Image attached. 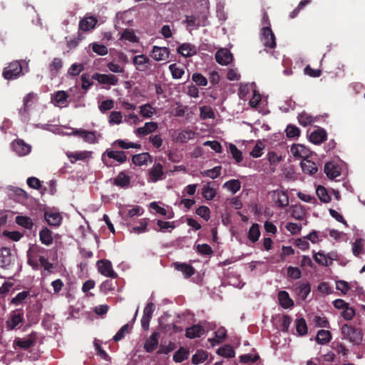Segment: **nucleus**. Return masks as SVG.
Listing matches in <instances>:
<instances>
[{
  "instance_id": "nucleus-1",
  "label": "nucleus",
  "mask_w": 365,
  "mask_h": 365,
  "mask_svg": "<svg viewBox=\"0 0 365 365\" xmlns=\"http://www.w3.org/2000/svg\"><path fill=\"white\" fill-rule=\"evenodd\" d=\"M341 332L343 335V339H347L354 344H359L362 341L363 333L361 330L349 326L347 324L341 326Z\"/></svg>"
},
{
  "instance_id": "nucleus-2",
  "label": "nucleus",
  "mask_w": 365,
  "mask_h": 365,
  "mask_svg": "<svg viewBox=\"0 0 365 365\" xmlns=\"http://www.w3.org/2000/svg\"><path fill=\"white\" fill-rule=\"evenodd\" d=\"M215 327V325L206 321L200 322L199 324H194L185 329V337L188 339L200 337L205 334V329H212Z\"/></svg>"
},
{
  "instance_id": "nucleus-3",
  "label": "nucleus",
  "mask_w": 365,
  "mask_h": 365,
  "mask_svg": "<svg viewBox=\"0 0 365 365\" xmlns=\"http://www.w3.org/2000/svg\"><path fill=\"white\" fill-rule=\"evenodd\" d=\"M24 322V311L21 309H17L11 311L8 315L6 321V328L8 331H12L20 327Z\"/></svg>"
},
{
  "instance_id": "nucleus-4",
  "label": "nucleus",
  "mask_w": 365,
  "mask_h": 365,
  "mask_svg": "<svg viewBox=\"0 0 365 365\" xmlns=\"http://www.w3.org/2000/svg\"><path fill=\"white\" fill-rule=\"evenodd\" d=\"M16 257L9 248L0 249V267L6 271H11L14 267Z\"/></svg>"
},
{
  "instance_id": "nucleus-5",
  "label": "nucleus",
  "mask_w": 365,
  "mask_h": 365,
  "mask_svg": "<svg viewBox=\"0 0 365 365\" xmlns=\"http://www.w3.org/2000/svg\"><path fill=\"white\" fill-rule=\"evenodd\" d=\"M22 66L19 61H14L5 67L2 72V76L6 80H14L22 75Z\"/></svg>"
},
{
  "instance_id": "nucleus-6",
  "label": "nucleus",
  "mask_w": 365,
  "mask_h": 365,
  "mask_svg": "<svg viewBox=\"0 0 365 365\" xmlns=\"http://www.w3.org/2000/svg\"><path fill=\"white\" fill-rule=\"evenodd\" d=\"M129 154L128 152L125 151H108L107 156L113 160H150V155L148 153H141L133 155L130 154L129 156L127 155Z\"/></svg>"
},
{
  "instance_id": "nucleus-7",
  "label": "nucleus",
  "mask_w": 365,
  "mask_h": 365,
  "mask_svg": "<svg viewBox=\"0 0 365 365\" xmlns=\"http://www.w3.org/2000/svg\"><path fill=\"white\" fill-rule=\"evenodd\" d=\"M185 23L187 26L195 27V29L205 26L207 24V12H204L197 16L195 15L186 16Z\"/></svg>"
},
{
  "instance_id": "nucleus-8",
  "label": "nucleus",
  "mask_w": 365,
  "mask_h": 365,
  "mask_svg": "<svg viewBox=\"0 0 365 365\" xmlns=\"http://www.w3.org/2000/svg\"><path fill=\"white\" fill-rule=\"evenodd\" d=\"M11 148L19 156H25L31 151V145L22 139H16L12 141Z\"/></svg>"
},
{
  "instance_id": "nucleus-9",
  "label": "nucleus",
  "mask_w": 365,
  "mask_h": 365,
  "mask_svg": "<svg viewBox=\"0 0 365 365\" xmlns=\"http://www.w3.org/2000/svg\"><path fill=\"white\" fill-rule=\"evenodd\" d=\"M97 267L98 272L101 274L112 279H115L118 277V274L113 270L112 264L109 260H98L97 262Z\"/></svg>"
},
{
  "instance_id": "nucleus-10",
  "label": "nucleus",
  "mask_w": 365,
  "mask_h": 365,
  "mask_svg": "<svg viewBox=\"0 0 365 365\" xmlns=\"http://www.w3.org/2000/svg\"><path fill=\"white\" fill-rule=\"evenodd\" d=\"M165 178V175L163 172V166L161 164H155L150 169L148 170V182H156Z\"/></svg>"
},
{
  "instance_id": "nucleus-11",
  "label": "nucleus",
  "mask_w": 365,
  "mask_h": 365,
  "mask_svg": "<svg viewBox=\"0 0 365 365\" xmlns=\"http://www.w3.org/2000/svg\"><path fill=\"white\" fill-rule=\"evenodd\" d=\"M170 54V52L168 48L153 46L150 52V57L157 61H167Z\"/></svg>"
},
{
  "instance_id": "nucleus-12",
  "label": "nucleus",
  "mask_w": 365,
  "mask_h": 365,
  "mask_svg": "<svg viewBox=\"0 0 365 365\" xmlns=\"http://www.w3.org/2000/svg\"><path fill=\"white\" fill-rule=\"evenodd\" d=\"M262 41L265 47L274 48L276 47L275 36L270 26H264L262 29Z\"/></svg>"
},
{
  "instance_id": "nucleus-13",
  "label": "nucleus",
  "mask_w": 365,
  "mask_h": 365,
  "mask_svg": "<svg viewBox=\"0 0 365 365\" xmlns=\"http://www.w3.org/2000/svg\"><path fill=\"white\" fill-rule=\"evenodd\" d=\"M324 172L329 179L333 180L341 175V168L338 161H327L324 165Z\"/></svg>"
},
{
  "instance_id": "nucleus-14",
  "label": "nucleus",
  "mask_w": 365,
  "mask_h": 365,
  "mask_svg": "<svg viewBox=\"0 0 365 365\" xmlns=\"http://www.w3.org/2000/svg\"><path fill=\"white\" fill-rule=\"evenodd\" d=\"M215 58L216 61L222 66H227L230 64L233 60V56L227 48L219 49L215 53Z\"/></svg>"
},
{
  "instance_id": "nucleus-15",
  "label": "nucleus",
  "mask_w": 365,
  "mask_h": 365,
  "mask_svg": "<svg viewBox=\"0 0 365 365\" xmlns=\"http://www.w3.org/2000/svg\"><path fill=\"white\" fill-rule=\"evenodd\" d=\"M91 78L96 80L101 84L115 86L118 83V78L113 74H101L95 73L92 76Z\"/></svg>"
},
{
  "instance_id": "nucleus-16",
  "label": "nucleus",
  "mask_w": 365,
  "mask_h": 365,
  "mask_svg": "<svg viewBox=\"0 0 365 365\" xmlns=\"http://www.w3.org/2000/svg\"><path fill=\"white\" fill-rule=\"evenodd\" d=\"M98 19L95 16H85L79 21L78 31H90L96 27Z\"/></svg>"
},
{
  "instance_id": "nucleus-17",
  "label": "nucleus",
  "mask_w": 365,
  "mask_h": 365,
  "mask_svg": "<svg viewBox=\"0 0 365 365\" xmlns=\"http://www.w3.org/2000/svg\"><path fill=\"white\" fill-rule=\"evenodd\" d=\"M132 62L135 66V68L139 71H147L150 64V60L143 54L135 56L133 58Z\"/></svg>"
},
{
  "instance_id": "nucleus-18",
  "label": "nucleus",
  "mask_w": 365,
  "mask_h": 365,
  "mask_svg": "<svg viewBox=\"0 0 365 365\" xmlns=\"http://www.w3.org/2000/svg\"><path fill=\"white\" fill-rule=\"evenodd\" d=\"M43 217L49 225L55 227H59L63 220L59 212L53 211H45Z\"/></svg>"
},
{
  "instance_id": "nucleus-19",
  "label": "nucleus",
  "mask_w": 365,
  "mask_h": 365,
  "mask_svg": "<svg viewBox=\"0 0 365 365\" xmlns=\"http://www.w3.org/2000/svg\"><path fill=\"white\" fill-rule=\"evenodd\" d=\"M291 153L294 157L299 158L302 160H307L312 155V152L301 144L292 145Z\"/></svg>"
},
{
  "instance_id": "nucleus-20",
  "label": "nucleus",
  "mask_w": 365,
  "mask_h": 365,
  "mask_svg": "<svg viewBox=\"0 0 365 365\" xmlns=\"http://www.w3.org/2000/svg\"><path fill=\"white\" fill-rule=\"evenodd\" d=\"M173 266L176 270L181 272L186 279L191 277L195 273V268L187 263L176 262L173 263Z\"/></svg>"
},
{
  "instance_id": "nucleus-21",
  "label": "nucleus",
  "mask_w": 365,
  "mask_h": 365,
  "mask_svg": "<svg viewBox=\"0 0 365 365\" xmlns=\"http://www.w3.org/2000/svg\"><path fill=\"white\" fill-rule=\"evenodd\" d=\"M160 334L153 332L150 337L145 341L143 348L148 353L153 352L158 346Z\"/></svg>"
},
{
  "instance_id": "nucleus-22",
  "label": "nucleus",
  "mask_w": 365,
  "mask_h": 365,
  "mask_svg": "<svg viewBox=\"0 0 365 365\" xmlns=\"http://www.w3.org/2000/svg\"><path fill=\"white\" fill-rule=\"evenodd\" d=\"M39 240L46 246H51L53 242V233L47 227H43L39 232Z\"/></svg>"
},
{
  "instance_id": "nucleus-23",
  "label": "nucleus",
  "mask_w": 365,
  "mask_h": 365,
  "mask_svg": "<svg viewBox=\"0 0 365 365\" xmlns=\"http://www.w3.org/2000/svg\"><path fill=\"white\" fill-rule=\"evenodd\" d=\"M36 341V335L35 332H32L26 337L19 339L16 341V345L24 349H28L33 346Z\"/></svg>"
},
{
  "instance_id": "nucleus-24",
  "label": "nucleus",
  "mask_w": 365,
  "mask_h": 365,
  "mask_svg": "<svg viewBox=\"0 0 365 365\" xmlns=\"http://www.w3.org/2000/svg\"><path fill=\"white\" fill-rule=\"evenodd\" d=\"M273 199L275 204L281 208L285 207L289 205L288 195L284 191H274L273 193Z\"/></svg>"
},
{
  "instance_id": "nucleus-25",
  "label": "nucleus",
  "mask_w": 365,
  "mask_h": 365,
  "mask_svg": "<svg viewBox=\"0 0 365 365\" xmlns=\"http://www.w3.org/2000/svg\"><path fill=\"white\" fill-rule=\"evenodd\" d=\"M177 51L184 57H191L197 53L196 47L189 43H184L179 46Z\"/></svg>"
},
{
  "instance_id": "nucleus-26",
  "label": "nucleus",
  "mask_w": 365,
  "mask_h": 365,
  "mask_svg": "<svg viewBox=\"0 0 365 365\" xmlns=\"http://www.w3.org/2000/svg\"><path fill=\"white\" fill-rule=\"evenodd\" d=\"M279 305L284 309H289L294 306V301L290 298L286 291H279L277 295Z\"/></svg>"
},
{
  "instance_id": "nucleus-27",
  "label": "nucleus",
  "mask_w": 365,
  "mask_h": 365,
  "mask_svg": "<svg viewBox=\"0 0 365 365\" xmlns=\"http://www.w3.org/2000/svg\"><path fill=\"white\" fill-rule=\"evenodd\" d=\"M327 140V132L323 128L314 130L309 135V140L314 144H319Z\"/></svg>"
},
{
  "instance_id": "nucleus-28",
  "label": "nucleus",
  "mask_w": 365,
  "mask_h": 365,
  "mask_svg": "<svg viewBox=\"0 0 365 365\" xmlns=\"http://www.w3.org/2000/svg\"><path fill=\"white\" fill-rule=\"evenodd\" d=\"M227 336V330L225 327H220L215 331V338L208 339V341L211 344L212 346L222 343Z\"/></svg>"
},
{
  "instance_id": "nucleus-29",
  "label": "nucleus",
  "mask_w": 365,
  "mask_h": 365,
  "mask_svg": "<svg viewBox=\"0 0 365 365\" xmlns=\"http://www.w3.org/2000/svg\"><path fill=\"white\" fill-rule=\"evenodd\" d=\"M63 60L61 58H54L48 66V70L52 77H56L63 68Z\"/></svg>"
},
{
  "instance_id": "nucleus-30",
  "label": "nucleus",
  "mask_w": 365,
  "mask_h": 365,
  "mask_svg": "<svg viewBox=\"0 0 365 365\" xmlns=\"http://www.w3.org/2000/svg\"><path fill=\"white\" fill-rule=\"evenodd\" d=\"M130 178L124 172H120L115 178L113 184L120 187H127L130 185Z\"/></svg>"
},
{
  "instance_id": "nucleus-31",
  "label": "nucleus",
  "mask_w": 365,
  "mask_h": 365,
  "mask_svg": "<svg viewBox=\"0 0 365 365\" xmlns=\"http://www.w3.org/2000/svg\"><path fill=\"white\" fill-rule=\"evenodd\" d=\"M158 128V124L155 122L145 123L144 126L140 127L136 130V133L139 135H146Z\"/></svg>"
},
{
  "instance_id": "nucleus-32",
  "label": "nucleus",
  "mask_w": 365,
  "mask_h": 365,
  "mask_svg": "<svg viewBox=\"0 0 365 365\" xmlns=\"http://www.w3.org/2000/svg\"><path fill=\"white\" fill-rule=\"evenodd\" d=\"M331 334L329 330L321 329L318 331L315 340L319 344H326L330 341Z\"/></svg>"
},
{
  "instance_id": "nucleus-33",
  "label": "nucleus",
  "mask_w": 365,
  "mask_h": 365,
  "mask_svg": "<svg viewBox=\"0 0 365 365\" xmlns=\"http://www.w3.org/2000/svg\"><path fill=\"white\" fill-rule=\"evenodd\" d=\"M300 165L303 172L309 175L314 174L318 170L317 165L314 161H300Z\"/></svg>"
},
{
  "instance_id": "nucleus-34",
  "label": "nucleus",
  "mask_w": 365,
  "mask_h": 365,
  "mask_svg": "<svg viewBox=\"0 0 365 365\" xmlns=\"http://www.w3.org/2000/svg\"><path fill=\"white\" fill-rule=\"evenodd\" d=\"M260 236L259 225L257 223H253L248 231L247 237L252 243L258 241Z\"/></svg>"
},
{
  "instance_id": "nucleus-35",
  "label": "nucleus",
  "mask_w": 365,
  "mask_h": 365,
  "mask_svg": "<svg viewBox=\"0 0 365 365\" xmlns=\"http://www.w3.org/2000/svg\"><path fill=\"white\" fill-rule=\"evenodd\" d=\"M93 153L91 151H81V152H68L66 155L68 158H73L74 160H86L92 158Z\"/></svg>"
},
{
  "instance_id": "nucleus-36",
  "label": "nucleus",
  "mask_w": 365,
  "mask_h": 365,
  "mask_svg": "<svg viewBox=\"0 0 365 365\" xmlns=\"http://www.w3.org/2000/svg\"><path fill=\"white\" fill-rule=\"evenodd\" d=\"M30 296L29 291H22L18 293L11 300V304L15 306H19L24 304L26 302V299Z\"/></svg>"
},
{
  "instance_id": "nucleus-37",
  "label": "nucleus",
  "mask_w": 365,
  "mask_h": 365,
  "mask_svg": "<svg viewBox=\"0 0 365 365\" xmlns=\"http://www.w3.org/2000/svg\"><path fill=\"white\" fill-rule=\"evenodd\" d=\"M364 240L361 238H357L352 244V252L355 257H359L364 253Z\"/></svg>"
},
{
  "instance_id": "nucleus-38",
  "label": "nucleus",
  "mask_w": 365,
  "mask_h": 365,
  "mask_svg": "<svg viewBox=\"0 0 365 365\" xmlns=\"http://www.w3.org/2000/svg\"><path fill=\"white\" fill-rule=\"evenodd\" d=\"M311 292L309 283H302L298 287L297 297L301 300H305Z\"/></svg>"
},
{
  "instance_id": "nucleus-39",
  "label": "nucleus",
  "mask_w": 365,
  "mask_h": 365,
  "mask_svg": "<svg viewBox=\"0 0 365 365\" xmlns=\"http://www.w3.org/2000/svg\"><path fill=\"white\" fill-rule=\"evenodd\" d=\"M217 354L226 358H232L235 355V350L229 344H226L220 347L217 351Z\"/></svg>"
},
{
  "instance_id": "nucleus-40",
  "label": "nucleus",
  "mask_w": 365,
  "mask_h": 365,
  "mask_svg": "<svg viewBox=\"0 0 365 365\" xmlns=\"http://www.w3.org/2000/svg\"><path fill=\"white\" fill-rule=\"evenodd\" d=\"M16 222L19 225H20L27 230H31L34 226V222H33L32 220L29 217H27V216L19 215V216L16 217Z\"/></svg>"
},
{
  "instance_id": "nucleus-41",
  "label": "nucleus",
  "mask_w": 365,
  "mask_h": 365,
  "mask_svg": "<svg viewBox=\"0 0 365 365\" xmlns=\"http://www.w3.org/2000/svg\"><path fill=\"white\" fill-rule=\"evenodd\" d=\"M36 98V95L34 93H29L24 98V107L19 110L21 115L28 113L29 108L31 106L30 103H32Z\"/></svg>"
},
{
  "instance_id": "nucleus-42",
  "label": "nucleus",
  "mask_w": 365,
  "mask_h": 365,
  "mask_svg": "<svg viewBox=\"0 0 365 365\" xmlns=\"http://www.w3.org/2000/svg\"><path fill=\"white\" fill-rule=\"evenodd\" d=\"M189 351L180 347L173 355V359L175 363H181L189 356Z\"/></svg>"
},
{
  "instance_id": "nucleus-43",
  "label": "nucleus",
  "mask_w": 365,
  "mask_h": 365,
  "mask_svg": "<svg viewBox=\"0 0 365 365\" xmlns=\"http://www.w3.org/2000/svg\"><path fill=\"white\" fill-rule=\"evenodd\" d=\"M210 184L211 182H207L202 189V195L207 200H212L217 194L216 190L211 187Z\"/></svg>"
},
{
  "instance_id": "nucleus-44",
  "label": "nucleus",
  "mask_w": 365,
  "mask_h": 365,
  "mask_svg": "<svg viewBox=\"0 0 365 365\" xmlns=\"http://www.w3.org/2000/svg\"><path fill=\"white\" fill-rule=\"evenodd\" d=\"M169 70L171 73L172 77L174 79H180L185 73L182 67L178 66L177 63H173L169 66Z\"/></svg>"
},
{
  "instance_id": "nucleus-45",
  "label": "nucleus",
  "mask_w": 365,
  "mask_h": 365,
  "mask_svg": "<svg viewBox=\"0 0 365 365\" xmlns=\"http://www.w3.org/2000/svg\"><path fill=\"white\" fill-rule=\"evenodd\" d=\"M297 119L299 123L304 127L311 125L314 121V118L306 112L299 113Z\"/></svg>"
},
{
  "instance_id": "nucleus-46",
  "label": "nucleus",
  "mask_w": 365,
  "mask_h": 365,
  "mask_svg": "<svg viewBox=\"0 0 365 365\" xmlns=\"http://www.w3.org/2000/svg\"><path fill=\"white\" fill-rule=\"evenodd\" d=\"M316 193L319 199L323 202L327 203L331 200V197L328 194L327 189L322 185L317 186Z\"/></svg>"
},
{
  "instance_id": "nucleus-47",
  "label": "nucleus",
  "mask_w": 365,
  "mask_h": 365,
  "mask_svg": "<svg viewBox=\"0 0 365 365\" xmlns=\"http://www.w3.org/2000/svg\"><path fill=\"white\" fill-rule=\"evenodd\" d=\"M27 185L35 190H41V192L43 194L44 192L47 190L46 187L41 188V182L39 179L35 177H30L26 180Z\"/></svg>"
},
{
  "instance_id": "nucleus-48",
  "label": "nucleus",
  "mask_w": 365,
  "mask_h": 365,
  "mask_svg": "<svg viewBox=\"0 0 365 365\" xmlns=\"http://www.w3.org/2000/svg\"><path fill=\"white\" fill-rule=\"evenodd\" d=\"M232 194H235L241 187L240 182L238 180H230L226 182L224 185Z\"/></svg>"
},
{
  "instance_id": "nucleus-49",
  "label": "nucleus",
  "mask_w": 365,
  "mask_h": 365,
  "mask_svg": "<svg viewBox=\"0 0 365 365\" xmlns=\"http://www.w3.org/2000/svg\"><path fill=\"white\" fill-rule=\"evenodd\" d=\"M296 331L299 336L307 334V326L304 318L302 317L296 320Z\"/></svg>"
},
{
  "instance_id": "nucleus-50",
  "label": "nucleus",
  "mask_w": 365,
  "mask_h": 365,
  "mask_svg": "<svg viewBox=\"0 0 365 365\" xmlns=\"http://www.w3.org/2000/svg\"><path fill=\"white\" fill-rule=\"evenodd\" d=\"M157 225L159 227L158 231L163 232L166 231L171 232L175 227L174 222L163 221L161 220L157 221Z\"/></svg>"
},
{
  "instance_id": "nucleus-51",
  "label": "nucleus",
  "mask_w": 365,
  "mask_h": 365,
  "mask_svg": "<svg viewBox=\"0 0 365 365\" xmlns=\"http://www.w3.org/2000/svg\"><path fill=\"white\" fill-rule=\"evenodd\" d=\"M207 358V354L202 350H197L192 357V362L194 364H200L204 362Z\"/></svg>"
},
{
  "instance_id": "nucleus-52",
  "label": "nucleus",
  "mask_w": 365,
  "mask_h": 365,
  "mask_svg": "<svg viewBox=\"0 0 365 365\" xmlns=\"http://www.w3.org/2000/svg\"><path fill=\"white\" fill-rule=\"evenodd\" d=\"M201 119H212L215 118V113L210 107L202 106L200 108Z\"/></svg>"
},
{
  "instance_id": "nucleus-53",
  "label": "nucleus",
  "mask_w": 365,
  "mask_h": 365,
  "mask_svg": "<svg viewBox=\"0 0 365 365\" xmlns=\"http://www.w3.org/2000/svg\"><path fill=\"white\" fill-rule=\"evenodd\" d=\"M220 173H221V167L220 166H215V168H213L212 169L206 170L201 173V174L203 176L209 177L212 179H215V178H217L218 176H220Z\"/></svg>"
},
{
  "instance_id": "nucleus-54",
  "label": "nucleus",
  "mask_w": 365,
  "mask_h": 365,
  "mask_svg": "<svg viewBox=\"0 0 365 365\" xmlns=\"http://www.w3.org/2000/svg\"><path fill=\"white\" fill-rule=\"evenodd\" d=\"M120 39H125L130 42H138V38L132 29H125L121 34Z\"/></svg>"
},
{
  "instance_id": "nucleus-55",
  "label": "nucleus",
  "mask_w": 365,
  "mask_h": 365,
  "mask_svg": "<svg viewBox=\"0 0 365 365\" xmlns=\"http://www.w3.org/2000/svg\"><path fill=\"white\" fill-rule=\"evenodd\" d=\"M331 258V257L328 255L326 256L324 252L319 251L317 253L314 255V259L317 263L320 265L327 266L328 260L327 258Z\"/></svg>"
},
{
  "instance_id": "nucleus-56",
  "label": "nucleus",
  "mask_w": 365,
  "mask_h": 365,
  "mask_svg": "<svg viewBox=\"0 0 365 365\" xmlns=\"http://www.w3.org/2000/svg\"><path fill=\"white\" fill-rule=\"evenodd\" d=\"M196 214L205 221H208L210 217V210L207 206H200L195 211Z\"/></svg>"
},
{
  "instance_id": "nucleus-57",
  "label": "nucleus",
  "mask_w": 365,
  "mask_h": 365,
  "mask_svg": "<svg viewBox=\"0 0 365 365\" xmlns=\"http://www.w3.org/2000/svg\"><path fill=\"white\" fill-rule=\"evenodd\" d=\"M28 263L34 268L38 267V261L36 259V252L35 250L29 249L27 251Z\"/></svg>"
},
{
  "instance_id": "nucleus-58",
  "label": "nucleus",
  "mask_w": 365,
  "mask_h": 365,
  "mask_svg": "<svg viewBox=\"0 0 365 365\" xmlns=\"http://www.w3.org/2000/svg\"><path fill=\"white\" fill-rule=\"evenodd\" d=\"M129 331V324H124L118 332L113 336V340L114 341H118L125 337V334Z\"/></svg>"
},
{
  "instance_id": "nucleus-59",
  "label": "nucleus",
  "mask_w": 365,
  "mask_h": 365,
  "mask_svg": "<svg viewBox=\"0 0 365 365\" xmlns=\"http://www.w3.org/2000/svg\"><path fill=\"white\" fill-rule=\"evenodd\" d=\"M140 113L144 118H150L155 113L154 108L150 104H145L140 107Z\"/></svg>"
},
{
  "instance_id": "nucleus-60",
  "label": "nucleus",
  "mask_w": 365,
  "mask_h": 365,
  "mask_svg": "<svg viewBox=\"0 0 365 365\" xmlns=\"http://www.w3.org/2000/svg\"><path fill=\"white\" fill-rule=\"evenodd\" d=\"M84 70V66L81 63H73L68 70V73L72 76H76Z\"/></svg>"
},
{
  "instance_id": "nucleus-61",
  "label": "nucleus",
  "mask_w": 365,
  "mask_h": 365,
  "mask_svg": "<svg viewBox=\"0 0 365 365\" xmlns=\"http://www.w3.org/2000/svg\"><path fill=\"white\" fill-rule=\"evenodd\" d=\"M192 80L200 86H205L207 85V78L200 73H195L192 76Z\"/></svg>"
},
{
  "instance_id": "nucleus-62",
  "label": "nucleus",
  "mask_w": 365,
  "mask_h": 365,
  "mask_svg": "<svg viewBox=\"0 0 365 365\" xmlns=\"http://www.w3.org/2000/svg\"><path fill=\"white\" fill-rule=\"evenodd\" d=\"M285 131L287 136L289 138L298 137L300 134V130L299 128L291 124L287 126Z\"/></svg>"
},
{
  "instance_id": "nucleus-63",
  "label": "nucleus",
  "mask_w": 365,
  "mask_h": 365,
  "mask_svg": "<svg viewBox=\"0 0 365 365\" xmlns=\"http://www.w3.org/2000/svg\"><path fill=\"white\" fill-rule=\"evenodd\" d=\"M314 322L317 327L329 328V323L326 317L315 316Z\"/></svg>"
},
{
  "instance_id": "nucleus-64",
  "label": "nucleus",
  "mask_w": 365,
  "mask_h": 365,
  "mask_svg": "<svg viewBox=\"0 0 365 365\" xmlns=\"http://www.w3.org/2000/svg\"><path fill=\"white\" fill-rule=\"evenodd\" d=\"M336 288L340 291L343 294H346L351 288L349 283L344 280H338L336 282Z\"/></svg>"
}]
</instances>
